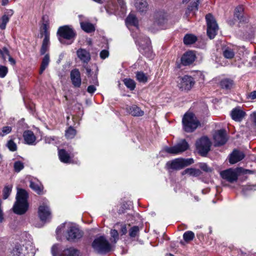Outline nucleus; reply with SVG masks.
I'll use <instances>...</instances> for the list:
<instances>
[{
  "mask_svg": "<svg viewBox=\"0 0 256 256\" xmlns=\"http://www.w3.org/2000/svg\"><path fill=\"white\" fill-rule=\"evenodd\" d=\"M126 22L128 26H133L138 28V20L134 14H130L126 19Z\"/></svg>",
  "mask_w": 256,
  "mask_h": 256,
  "instance_id": "nucleus-28",
  "label": "nucleus"
},
{
  "mask_svg": "<svg viewBox=\"0 0 256 256\" xmlns=\"http://www.w3.org/2000/svg\"><path fill=\"white\" fill-rule=\"evenodd\" d=\"M200 168L202 170H204V171H206V172H208L210 170V169L208 166L204 164V163H202V164H200Z\"/></svg>",
  "mask_w": 256,
  "mask_h": 256,
  "instance_id": "nucleus-59",
  "label": "nucleus"
},
{
  "mask_svg": "<svg viewBox=\"0 0 256 256\" xmlns=\"http://www.w3.org/2000/svg\"><path fill=\"white\" fill-rule=\"evenodd\" d=\"M205 78L204 74L200 71L191 72L188 74L184 76L182 80H204Z\"/></svg>",
  "mask_w": 256,
  "mask_h": 256,
  "instance_id": "nucleus-18",
  "label": "nucleus"
},
{
  "mask_svg": "<svg viewBox=\"0 0 256 256\" xmlns=\"http://www.w3.org/2000/svg\"><path fill=\"white\" fill-rule=\"evenodd\" d=\"M12 131V128L9 126H4L2 128L0 132V136H4L10 134Z\"/></svg>",
  "mask_w": 256,
  "mask_h": 256,
  "instance_id": "nucleus-48",
  "label": "nucleus"
},
{
  "mask_svg": "<svg viewBox=\"0 0 256 256\" xmlns=\"http://www.w3.org/2000/svg\"><path fill=\"white\" fill-rule=\"evenodd\" d=\"M215 146H218L224 144L227 141L226 131L220 130L215 132L214 135Z\"/></svg>",
  "mask_w": 256,
  "mask_h": 256,
  "instance_id": "nucleus-16",
  "label": "nucleus"
},
{
  "mask_svg": "<svg viewBox=\"0 0 256 256\" xmlns=\"http://www.w3.org/2000/svg\"><path fill=\"white\" fill-rule=\"evenodd\" d=\"M80 24L82 28L86 32H91L94 30V26L90 22H84L80 20Z\"/></svg>",
  "mask_w": 256,
  "mask_h": 256,
  "instance_id": "nucleus-31",
  "label": "nucleus"
},
{
  "mask_svg": "<svg viewBox=\"0 0 256 256\" xmlns=\"http://www.w3.org/2000/svg\"><path fill=\"white\" fill-rule=\"evenodd\" d=\"M0 54L4 60L10 56L8 50L6 48H4L2 50L0 49Z\"/></svg>",
  "mask_w": 256,
  "mask_h": 256,
  "instance_id": "nucleus-50",
  "label": "nucleus"
},
{
  "mask_svg": "<svg viewBox=\"0 0 256 256\" xmlns=\"http://www.w3.org/2000/svg\"><path fill=\"white\" fill-rule=\"evenodd\" d=\"M72 84L76 87H79L81 84V81H72Z\"/></svg>",
  "mask_w": 256,
  "mask_h": 256,
  "instance_id": "nucleus-64",
  "label": "nucleus"
},
{
  "mask_svg": "<svg viewBox=\"0 0 256 256\" xmlns=\"http://www.w3.org/2000/svg\"><path fill=\"white\" fill-rule=\"evenodd\" d=\"M188 148V144L183 140L174 146L165 148L164 150L169 154H178L186 151Z\"/></svg>",
  "mask_w": 256,
  "mask_h": 256,
  "instance_id": "nucleus-14",
  "label": "nucleus"
},
{
  "mask_svg": "<svg viewBox=\"0 0 256 256\" xmlns=\"http://www.w3.org/2000/svg\"><path fill=\"white\" fill-rule=\"evenodd\" d=\"M194 84V81H178V86L182 91L190 90Z\"/></svg>",
  "mask_w": 256,
  "mask_h": 256,
  "instance_id": "nucleus-25",
  "label": "nucleus"
},
{
  "mask_svg": "<svg viewBox=\"0 0 256 256\" xmlns=\"http://www.w3.org/2000/svg\"><path fill=\"white\" fill-rule=\"evenodd\" d=\"M249 98L252 100H254L256 98V90H254L250 92L249 94Z\"/></svg>",
  "mask_w": 256,
  "mask_h": 256,
  "instance_id": "nucleus-63",
  "label": "nucleus"
},
{
  "mask_svg": "<svg viewBox=\"0 0 256 256\" xmlns=\"http://www.w3.org/2000/svg\"><path fill=\"white\" fill-rule=\"evenodd\" d=\"M197 40V37L194 34H186L184 38V42L186 45H190L194 43Z\"/></svg>",
  "mask_w": 256,
  "mask_h": 256,
  "instance_id": "nucleus-32",
  "label": "nucleus"
},
{
  "mask_svg": "<svg viewBox=\"0 0 256 256\" xmlns=\"http://www.w3.org/2000/svg\"><path fill=\"white\" fill-rule=\"evenodd\" d=\"M23 137L26 144L29 145L35 144L36 137L32 132L28 130L24 131Z\"/></svg>",
  "mask_w": 256,
  "mask_h": 256,
  "instance_id": "nucleus-21",
  "label": "nucleus"
},
{
  "mask_svg": "<svg viewBox=\"0 0 256 256\" xmlns=\"http://www.w3.org/2000/svg\"><path fill=\"white\" fill-rule=\"evenodd\" d=\"M220 85L222 88L229 90L233 88L234 84L233 81H220Z\"/></svg>",
  "mask_w": 256,
  "mask_h": 256,
  "instance_id": "nucleus-38",
  "label": "nucleus"
},
{
  "mask_svg": "<svg viewBox=\"0 0 256 256\" xmlns=\"http://www.w3.org/2000/svg\"><path fill=\"white\" fill-rule=\"evenodd\" d=\"M58 156L60 160L64 163L71 162V158L69 154L63 149L58 151Z\"/></svg>",
  "mask_w": 256,
  "mask_h": 256,
  "instance_id": "nucleus-26",
  "label": "nucleus"
},
{
  "mask_svg": "<svg viewBox=\"0 0 256 256\" xmlns=\"http://www.w3.org/2000/svg\"><path fill=\"white\" fill-rule=\"evenodd\" d=\"M7 146L8 148L11 151H15L16 150L17 146L15 142L12 140L8 141L7 143Z\"/></svg>",
  "mask_w": 256,
  "mask_h": 256,
  "instance_id": "nucleus-46",
  "label": "nucleus"
},
{
  "mask_svg": "<svg viewBox=\"0 0 256 256\" xmlns=\"http://www.w3.org/2000/svg\"><path fill=\"white\" fill-rule=\"evenodd\" d=\"M28 194L24 190L17 189L16 202L12 208L15 214L22 215L26 212L28 208Z\"/></svg>",
  "mask_w": 256,
  "mask_h": 256,
  "instance_id": "nucleus-2",
  "label": "nucleus"
},
{
  "mask_svg": "<svg viewBox=\"0 0 256 256\" xmlns=\"http://www.w3.org/2000/svg\"><path fill=\"white\" fill-rule=\"evenodd\" d=\"M207 24V34L210 38H214L216 34L218 26L214 16L208 14L206 16Z\"/></svg>",
  "mask_w": 256,
  "mask_h": 256,
  "instance_id": "nucleus-9",
  "label": "nucleus"
},
{
  "mask_svg": "<svg viewBox=\"0 0 256 256\" xmlns=\"http://www.w3.org/2000/svg\"><path fill=\"white\" fill-rule=\"evenodd\" d=\"M240 170V168H230L221 172L220 174L223 179L230 183H233L238 180L239 176L238 172Z\"/></svg>",
  "mask_w": 256,
  "mask_h": 256,
  "instance_id": "nucleus-11",
  "label": "nucleus"
},
{
  "mask_svg": "<svg viewBox=\"0 0 256 256\" xmlns=\"http://www.w3.org/2000/svg\"><path fill=\"white\" fill-rule=\"evenodd\" d=\"M256 190V184H247L243 186L242 187V193L246 196L248 195L251 192H254Z\"/></svg>",
  "mask_w": 256,
  "mask_h": 256,
  "instance_id": "nucleus-33",
  "label": "nucleus"
},
{
  "mask_svg": "<svg viewBox=\"0 0 256 256\" xmlns=\"http://www.w3.org/2000/svg\"><path fill=\"white\" fill-rule=\"evenodd\" d=\"M92 247L97 253L106 254L112 250V245L104 236H100L94 239L92 243Z\"/></svg>",
  "mask_w": 256,
  "mask_h": 256,
  "instance_id": "nucleus-4",
  "label": "nucleus"
},
{
  "mask_svg": "<svg viewBox=\"0 0 256 256\" xmlns=\"http://www.w3.org/2000/svg\"><path fill=\"white\" fill-rule=\"evenodd\" d=\"M133 36L135 39L136 43L139 45V50L143 54L150 56L152 54L150 41L147 37L140 36L139 37Z\"/></svg>",
  "mask_w": 256,
  "mask_h": 256,
  "instance_id": "nucleus-7",
  "label": "nucleus"
},
{
  "mask_svg": "<svg viewBox=\"0 0 256 256\" xmlns=\"http://www.w3.org/2000/svg\"><path fill=\"white\" fill-rule=\"evenodd\" d=\"M244 157V154L242 152L235 150L230 156L229 162L231 164H234L242 160Z\"/></svg>",
  "mask_w": 256,
  "mask_h": 256,
  "instance_id": "nucleus-19",
  "label": "nucleus"
},
{
  "mask_svg": "<svg viewBox=\"0 0 256 256\" xmlns=\"http://www.w3.org/2000/svg\"><path fill=\"white\" fill-rule=\"evenodd\" d=\"M96 90V86H93V85H90L88 86L87 91L88 93H90V94H92L93 93H94L95 92Z\"/></svg>",
  "mask_w": 256,
  "mask_h": 256,
  "instance_id": "nucleus-55",
  "label": "nucleus"
},
{
  "mask_svg": "<svg viewBox=\"0 0 256 256\" xmlns=\"http://www.w3.org/2000/svg\"><path fill=\"white\" fill-rule=\"evenodd\" d=\"M236 48L226 46L223 49V55L226 58L232 59L234 57Z\"/></svg>",
  "mask_w": 256,
  "mask_h": 256,
  "instance_id": "nucleus-27",
  "label": "nucleus"
},
{
  "mask_svg": "<svg viewBox=\"0 0 256 256\" xmlns=\"http://www.w3.org/2000/svg\"><path fill=\"white\" fill-rule=\"evenodd\" d=\"M50 61V56L48 54H46L42 60L40 68V74H42L43 72L45 70V69L48 67Z\"/></svg>",
  "mask_w": 256,
  "mask_h": 256,
  "instance_id": "nucleus-36",
  "label": "nucleus"
},
{
  "mask_svg": "<svg viewBox=\"0 0 256 256\" xmlns=\"http://www.w3.org/2000/svg\"><path fill=\"white\" fill-rule=\"evenodd\" d=\"M30 188L34 190L37 194H42L43 187L40 182L38 180L30 181Z\"/></svg>",
  "mask_w": 256,
  "mask_h": 256,
  "instance_id": "nucleus-29",
  "label": "nucleus"
},
{
  "mask_svg": "<svg viewBox=\"0 0 256 256\" xmlns=\"http://www.w3.org/2000/svg\"><path fill=\"white\" fill-rule=\"evenodd\" d=\"M2 202L0 200V222H2L4 220L3 212L2 209Z\"/></svg>",
  "mask_w": 256,
  "mask_h": 256,
  "instance_id": "nucleus-61",
  "label": "nucleus"
},
{
  "mask_svg": "<svg viewBox=\"0 0 256 256\" xmlns=\"http://www.w3.org/2000/svg\"><path fill=\"white\" fill-rule=\"evenodd\" d=\"M64 228H66V238L68 240L75 241L80 238L83 235L82 232L74 224L65 222L61 224L56 229L57 234H60Z\"/></svg>",
  "mask_w": 256,
  "mask_h": 256,
  "instance_id": "nucleus-3",
  "label": "nucleus"
},
{
  "mask_svg": "<svg viewBox=\"0 0 256 256\" xmlns=\"http://www.w3.org/2000/svg\"><path fill=\"white\" fill-rule=\"evenodd\" d=\"M110 234L112 242L116 244L118 240V231L116 230H112Z\"/></svg>",
  "mask_w": 256,
  "mask_h": 256,
  "instance_id": "nucleus-43",
  "label": "nucleus"
},
{
  "mask_svg": "<svg viewBox=\"0 0 256 256\" xmlns=\"http://www.w3.org/2000/svg\"><path fill=\"white\" fill-rule=\"evenodd\" d=\"M194 237V233L192 231H187L184 234L183 238L185 241H190Z\"/></svg>",
  "mask_w": 256,
  "mask_h": 256,
  "instance_id": "nucleus-42",
  "label": "nucleus"
},
{
  "mask_svg": "<svg viewBox=\"0 0 256 256\" xmlns=\"http://www.w3.org/2000/svg\"><path fill=\"white\" fill-rule=\"evenodd\" d=\"M50 38H48V35L44 37L42 41V47L40 50L41 54H44L48 50L50 46Z\"/></svg>",
  "mask_w": 256,
  "mask_h": 256,
  "instance_id": "nucleus-30",
  "label": "nucleus"
},
{
  "mask_svg": "<svg viewBox=\"0 0 256 256\" xmlns=\"http://www.w3.org/2000/svg\"><path fill=\"white\" fill-rule=\"evenodd\" d=\"M8 72V68L6 67L2 66H0V78H4Z\"/></svg>",
  "mask_w": 256,
  "mask_h": 256,
  "instance_id": "nucleus-53",
  "label": "nucleus"
},
{
  "mask_svg": "<svg viewBox=\"0 0 256 256\" xmlns=\"http://www.w3.org/2000/svg\"><path fill=\"white\" fill-rule=\"evenodd\" d=\"M83 67L86 70V74H88V76H90L92 75L91 68H90V66L88 65V64H83Z\"/></svg>",
  "mask_w": 256,
  "mask_h": 256,
  "instance_id": "nucleus-56",
  "label": "nucleus"
},
{
  "mask_svg": "<svg viewBox=\"0 0 256 256\" xmlns=\"http://www.w3.org/2000/svg\"><path fill=\"white\" fill-rule=\"evenodd\" d=\"M184 130L188 132L194 131L198 126L200 123L195 115L192 112H186L182 118Z\"/></svg>",
  "mask_w": 256,
  "mask_h": 256,
  "instance_id": "nucleus-5",
  "label": "nucleus"
},
{
  "mask_svg": "<svg viewBox=\"0 0 256 256\" xmlns=\"http://www.w3.org/2000/svg\"><path fill=\"white\" fill-rule=\"evenodd\" d=\"M76 130L72 126L68 128L66 130L65 136L67 138L71 139L74 137L76 134Z\"/></svg>",
  "mask_w": 256,
  "mask_h": 256,
  "instance_id": "nucleus-40",
  "label": "nucleus"
},
{
  "mask_svg": "<svg viewBox=\"0 0 256 256\" xmlns=\"http://www.w3.org/2000/svg\"><path fill=\"white\" fill-rule=\"evenodd\" d=\"M134 6L140 12H144L148 10V4L146 0H136Z\"/></svg>",
  "mask_w": 256,
  "mask_h": 256,
  "instance_id": "nucleus-23",
  "label": "nucleus"
},
{
  "mask_svg": "<svg viewBox=\"0 0 256 256\" xmlns=\"http://www.w3.org/2000/svg\"><path fill=\"white\" fill-rule=\"evenodd\" d=\"M120 232L122 234H125L127 232V229L125 224H121Z\"/></svg>",
  "mask_w": 256,
  "mask_h": 256,
  "instance_id": "nucleus-60",
  "label": "nucleus"
},
{
  "mask_svg": "<svg viewBox=\"0 0 256 256\" xmlns=\"http://www.w3.org/2000/svg\"><path fill=\"white\" fill-rule=\"evenodd\" d=\"M243 12V8L242 6H237L234 10V16L238 20H241L242 17V12Z\"/></svg>",
  "mask_w": 256,
  "mask_h": 256,
  "instance_id": "nucleus-45",
  "label": "nucleus"
},
{
  "mask_svg": "<svg viewBox=\"0 0 256 256\" xmlns=\"http://www.w3.org/2000/svg\"><path fill=\"white\" fill-rule=\"evenodd\" d=\"M240 168L241 170L240 172H238L239 174H252V172L250 170L244 169L242 168Z\"/></svg>",
  "mask_w": 256,
  "mask_h": 256,
  "instance_id": "nucleus-58",
  "label": "nucleus"
},
{
  "mask_svg": "<svg viewBox=\"0 0 256 256\" xmlns=\"http://www.w3.org/2000/svg\"><path fill=\"white\" fill-rule=\"evenodd\" d=\"M20 244L12 250L10 256H33L34 248L31 236L26 233L22 235Z\"/></svg>",
  "mask_w": 256,
  "mask_h": 256,
  "instance_id": "nucleus-1",
  "label": "nucleus"
},
{
  "mask_svg": "<svg viewBox=\"0 0 256 256\" xmlns=\"http://www.w3.org/2000/svg\"><path fill=\"white\" fill-rule=\"evenodd\" d=\"M194 162L192 158H176L172 161L168 162L166 165L170 168L180 170L192 164Z\"/></svg>",
  "mask_w": 256,
  "mask_h": 256,
  "instance_id": "nucleus-12",
  "label": "nucleus"
},
{
  "mask_svg": "<svg viewBox=\"0 0 256 256\" xmlns=\"http://www.w3.org/2000/svg\"><path fill=\"white\" fill-rule=\"evenodd\" d=\"M125 86L132 90L134 89L136 87V84L134 81H123Z\"/></svg>",
  "mask_w": 256,
  "mask_h": 256,
  "instance_id": "nucleus-52",
  "label": "nucleus"
},
{
  "mask_svg": "<svg viewBox=\"0 0 256 256\" xmlns=\"http://www.w3.org/2000/svg\"><path fill=\"white\" fill-rule=\"evenodd\" d=\"M57 34L60 36L58 40L61 43H64L62 38L68 40L69 42L67 44L72 43L75 38L76 34L74 30L68 26H64L58 28Z\"/></svg>",
  "mask_w": 256,
  "mask_h": 256,
  "instance_id": "nucleus-6",
  "label": "nucleus"
},
{
  "mask_svg": "<svg viewBox=\"0 0 256 256\" xmlns=\"http://www.w3.org/2000/svg\"><path fill=\"white\" fill-rule=\"evenodd\" d=\"M182 174L183 175L188 174L192 176H198L200 175L201 172L198 169L190 168L183 171Z\"/></svg>",
  "mask_w": 256,
  "mask_h": 256,
  "instance_id": "nucleus-34",
  "label": "nucleus"
},
{
  "mask_svg": "<svg viewBox=\"0 0 256 256\" xmlns=\"http://www.w3.org/2000/svg\"><path fill=\"white\" fill-rule=\"evenodd\" d=\"M211 142L206 137H202L196 143V149L202 156L206 155L210 150Z\"/></svg>",
  "mask_w": 256,
  "mask_h": 256,
  "instance_id": "nucleus-13",
  "label": "nucleus"
},
{
  "mask_svg": "<svg viewBox=\"0 0 256 256\" xmlns=\"http://www.w3.org/2000/svg\"><path fill=\"white\" fill-rule=\"evenodd\" d=\"M166 14L162 12L156 13L154 16L155 22L158 25L163 24L166 20Z\"/></svg>",
  "mask_w": 256,
  "mask_h": 256,
  "instance_id": "nucleus-35",
  "label": "nucleus"
},
{
  "mask_svg": "<svg viewBox=\"0 0 256 256\" xmlns=\"http://www.w3.org/2000/svg\"><path fill=\"white\" fill-rule=\"evenodd\" d=\"M13 14L12 10H9L6 14H4L0 18V28L4 30L7 23L9 22L10 16Z\"/></svg>",
  "mask_w": 256,
  "mask_h": 256,
  "instance_id": "nucleus-24",
  "label": "nucleus"
},
{
  "mask_svg": "<svg viewBox=\"0 0 256 256\" xmlns=\"http://www.w3.org/2000/svg\"><path fill=\"white\" fill-rule=\"evenodd\" d=\"M250 118L252 122L256 125V112H254L250 114Z\"/></svg>",
  "mask_w": 256,
  "mask_h": 256,
  "instance_id": "nucleus-62",
  "label": "nucleus"
},
{
  "mask_svg": "<svg viewBox=\"0 0 256 256\" xmlns=\"http://www.w3.org/2000/svg\"><path fill=\"white\" fill-rule=\"evenodd\" d=\"M76 54L78 58L84 64H88L91 60L90 52L85 48H78L76 52Z\"/></svg>",
  "mask_w": 256,
  "mask_h": 256,
  "instance_id": "nucleus-15",
  "label": "nucleus"
},
{
  "mask_svg": "<svg viewBox=\"0 0 256 256\" xmlns=\"http://www.w3.org/2000/svg\"><path fill=\"white\" fill-rule=\"evenodd\" d=\"M199 1L197 0L196 2L192 4L190 6L187 10L186 11V14L188 16V14H190V12H193V14H195V12L198 10V6L199 4Z\"/></svg>",
  "mask_w": 256,
  "mask_h": 256,
  "instance_id": "nucleus-39",
  "label": "nucleus"
},
{
  "mask_svg": "<svg viewBox=\"0 0 256 256\" xmlns=\"http://www.w3.org/2000/svg\"><path fill=\"white\" fill-rule=\"evenodd\" d=\"M126 110L128 114L134 116H141L144 114V111L136 105L128 106Z\"/></svg>",
  "mask_w": 256,
  "mask_h": 256,
  "instance_id": "nucleus-22",
  "label": "nucleus"
},
{
  "mask_svg": "<svg viewBox=\"0 0 256 256\" xmlns=\"http://www.w3.org/2000/svg\"><path fill=\"white\" fill-rule=\"evenodd\" d=\"M38 216L41 221L42 222H48L51 218V212L49 208L48 202L44 200L38 208Z\"/></svg>",
  "mask_w": 256,
  "mask_h": 256,
  "instance_id": "nucleus-10",
  "label": "nucleus"
},
{
  "mask_svg": "<svg viewBox=\"0 0 256 256\" xmlns=\"http://www.w3.org/2000/svg\"><path fill=\"white\" fill-rule=\"evenodd\" d=\"M139 232V228L138 226H134L130 230V236L132 238L136 237Z\"/></svg>",
  "mask_w": 256,
  "mask_h": 256,
  "instance_id": "nucleus-49",
  "label": "nucleus"
},
{
  "mask_svg": "<svg viewBox=\"0 0 256 256\" xmlns=\"http://www.w3.org/2000/svg\"><path fill=\"white\" fill-rule=\"evenodd\" d=\"M46 143L48 144H55L58 138L54 136H46L44 138Z\"/></svg>",
  "mask_w": 256,
  "mask_h": 256,
  "instance_id": "nucleus-44",
  "label": "nucleus"
},
{
  "mask_svg": "<svg viewBox=\"0 0 256 256\" xmlns=\"http://www.w3.org/2000/svg\"><path fill=\"white\" fill-rule=\"evenodd\" d=\"M60 248L58 244H56L52 246L51 251L52 256H81L80 251L73 247L64 249L60 254H58Z\"/></svg>",
  "mask_w": 256,
  "mask_h": 256,
  "instance_id": "nucleus-8",
  "label": "nucleus"
},
{
  "mask_svg": "<svg viewBox=\"0 0 256 256\" xmlns=\"http://www.w3.org/2000/svg\"><path fill=\"white\" fill-rule=\"evenodd\" d=\"M136 77L138 80H147L148 79L150 78L142 72H137Z\"/></svg>",
  "mask_w": 256,
  "mask_h": 256,
  "instance_id": "nucleus-51",
  "label": "nucleus"
},
{
  "mask_svg": "<svg viewBox=\"0 0 256 256\" xmlns=\"http://www.w3.org/2000/svg\"><path fill=\"white\" fill-rule=\"evenodd\" d=\"M100 58L104 60L108 56L109 52L108 50H104L100 52Z\"/></svg>",
  "mask_w": 256,
  "mask_h": 256,
  "instance_id": "nucleus-54",
  "label": "nucleus"
},
{
  "mask_svg": "<svg viewBox=\"0 0 256 256\" xmlns=\"http://www.w3.org/2000/svg\"><path fill=\"white\" fill-rule=\"evenodd\" d=\"M196 56L194 52L189 50L186 52L182 56L181 62L184 66H188L192 64L196 60Z\"/></svg>",
  "mask_w": 256,
  "mask_h": 256,
  "instance_id": "nucleus-17",
  "label": "nucleus"
},
{
  "mask_svg": "<svg viewBox=\"0 0 256 256\" xmlns=\"http://www.w3.org/2000/svg\"><path fill=\"white\" fill-rule=\"evenodd\" d=\"M246 113L242 109L236 108L233 109L230 113L232 120L236 122H240L244 118Z\"/></svg>",
  "mask_w": 256,
  "mask_h": 256,
  "instance_id": "nucleus-20",
  "label": "nucleus"
},
{
  "mask_svg": "<svg viewBox=\"0 0 256 256\" xmlns=\"http://www.w3.org/2000/svg\"><path fill=\"white\" fill-rule=\"evenodd\" d=\"M43 29L44 30V36H46L48 35V38H50V32L48 30V26L46 24L43 25Z\"/></svg>",
  "mask_w": 256,
  "mask_h": 256,
  "instance_id": "nucleus-57",
  "label": "nucleus"
},
{
  "mask_svg": "<svg viewBox=\"0 0 256 256\" xmlns=\"http://www.w3.org/2000/svg\"><path fill=\"white\" fill-rule=\"evenodd\" d=\"M24 166L23 163L20 161H17L14 164V170L16 172H20L24 168Z\"/></svg>",
  "mask_w": 256,
  "mask_h": 256,
  "instance_id": "nucleus-47",
  "label": "nucleus"
},
{
  "mask_svg": "<svg viewBox=\"0 0 256 256\" xmlns=\"http://www.w3.org/2000/svg\"><path fill=\"white\" fill-rule=\"evenodd\" d=\"M71 80H80V74L78 69H74L70 72Z\"/></svg>",
  "mask_w": 256,
  "mask_h": 256,
  "instance_id": "nucleus-41",
  "label": "nucleus"
},
{
  "mask_svg": "<svg viewBox=\"0 0 256 256\" xmlns=\"http://www.w3.org/2000/svg\"><path fill=\"white\" fill-rule=\"evenodd\" d=\"M12 186L11 184L6 185L2 190V198L6 200L10 194L12 190Z\"/></svg>",
  "mask_w": 256,
  "mask_h": 256,
  "instance_id": "nucleus-37",
  "label": "nucleus"
}]
</instances>
